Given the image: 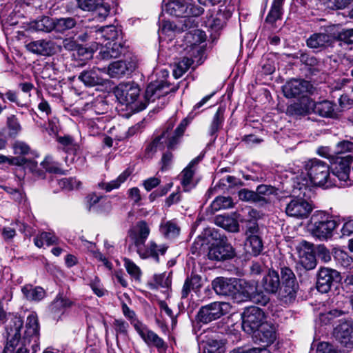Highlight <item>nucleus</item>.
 <instances>
[{
	"label": "nucleus",
	"instance_id": "nucleus-1",
	"mask_svg": "<svg viewBox=\"0 0 353 353\" xmlns=\"http://www.w3.org/2000/svg\"><path fill=\"white\" fill-rule=\"evenodd\" d=\"M172 89L169 88V84L165 81H156L147 86L144 99L139 101L141 91L139 86L133 81H129L120 83L114 89V93L120 103L126 106L131 105L134 111L139 112L145 109L150 102L165 96Z\"/></svg>",
	"mask_w": 353,
	"mask_h": 353
},
{
	"label": "nucleus",
	"instance_id": "nucleus-2",
	"mask_svg": "<svg viewBox=\"0 0 353 353\" xmlns=\"http://www.w3.org/2000/svg\"><path fill=\"white\" fill-rule=\"evenodd\" d=\"M150 232L148 223L144 221L137 223L131 231L130 236L137 248V252L141 259L151 257L157 262L159 261V255H163L168 247L164 244L157 245L154 241H151L145 245V242Z\"/></svg>",
	"mask_w": 353,
	"mask_h": 353
},
{
	"label": "nucleus",
	"instance_id": "nucleus-3",
	"mask_svg": "<svg viewBox=\"0 0 353 353\" xmlns=\"http://www.w3.org/2000/svg\"><path fill=\"white\" fill-rule=\"evenodd\" d=\"M188 125V119H183L172 135H171V131L173 128V125H169L167 129L164 130L161 135L154 138L146 148L145 152L148 157H152L157 150L163 149L164 143L169 149L174 148L179 143V138L183 134Z\"/></svg>",
	"mask_w": 353,
	"mask_h": 353
},
{
	"label": "nucleus",
	"instance_id": "nucleus-4",
	"mask_svg": "<svg viewBox=\"0 0 353 353\" xmlns=\"http://www.w3.org/2000/svg\"><path fill=\"white\" fill-rule=\"evenodd\" d=\"M337 225V222L323 211L315 212L312 215L309 224L312 234L321 240L332 237Z\"/></svg>",
	"mask_w": 353,
	"mask_h": 353
},
{
	"label": "nucleus",
	"instance_id": "nucleus-5",
	"mask_svg": "<svg viewBox=\"0 0 353 353\" xmlns=\"http://www.w3.org/2000/svg\"><path fill=\"white\" fill-rule=\"evenodd\" d=\"M305 170L310 181L315 185L327 187L332 185L330 176V167L324 161L317 159H312L305 164Z\"/></svg>",
	"mask_w": 353,
	"mask_h": 353
},
{
	"label": "nucleus",
	"instance_id": "nucleus-6",
	"mask_svg": "<svg viewBox=\"0 0 353 353\" xmlns=\"http://www.w3.org/2000/svg\"><path fill=\"white\" fill-rule=\"evenodd\" d=\"M281 285L279 292V298L285 303H291L296 296L299 285L293 271L283 267L281 269Z\"/></svg>",
	"mask_w": 353,
	"mask_h": 353
},
{
	"label": "nucleus",
	"instance_id": "nucleus-7",
	"mask_svg": "<svg viewBox=\"0 0 353 353\" xmlns=\"http://www.w3.org/2000/svg\"><path fill=\"white\" fill-rule=\"evenodd\" d=\"M165 11L177 17H187L201 15L204 10L203 8L195 6L190 0H174L166 3Z\"/></svg>",
	"mask_w": 353,
	"mask_h": 353
},
{
	"label": "nucleus",
	"instance_id": "nucleus-8",
	"mask_svg": "<svg viewBox=\"0 0 353 353\" xmlns=\"http://www.w3.org/2000/svg\"><path fill=\"white\" fill-rule=\"evenodd\" d=\"M23 320L21 317L14 315L6 326L4 336L6 338V344L3 353H14V350L21 338V329L23 327Z\"/></svg>",
	"mask_w": 353,
	"mask_h": 353
},
{
	"label": "nucleus",
	"instance_id": "nucleus-9",
	"mask_svg": "<svg viewBox=\"0 0 353 353\" xmlns=\"http://www.w3.org/2000/svg\"><path fill=\"white\" fill-rule=\"evenodd\" d=\"M242 327L248 334L254 333L266 323L265 312L255 306L247 307L241 314Z\"/></svg>",
	"mask_w": 353,
	"mask_h": 353
},
{
	"label": "nucleus",
	"instance_id": "nucleus-10",
	"mask_svg": "<svg viewBox=\"0 0 353 353\" xmlns=\"http://www.w3.org/2000/svg\"><path fill=\"white\" fill-rule=\"evenodd\" d=\"M229 306L225 302H213L202 306L198 312L197 319L200 322L208 323L225 314Z\"/></svg>",
	"mask_w": 353,
	"mask_h": 353
},
{
	"label": "nucleus",
	"instance_id": "nucleus-11",
	"mask_svg": "<svg viewBox=\"0 0 353 353\" xmlns=\"http://www.w3.org/2000/svg\"><path fill=\"white\" fill-rule=\"evenodd\" d=\"M232 16V11L224 6L217 10H210L205 21V26L212 32L221 30Z\"/></svg>",
	"mask_w": 353,
	"mask_h": 353
},
{
	"label": "nucleus",
	"instance_id": "nucleus-12",
	"mask_svg": "<svg viewBox=\"0 0 353 353\" xmlns=\"http://www.w3.org/2000/svg\"><path fill=\"white\" fill-rule=\"evenodd\" d=\"M315 88L308 81L303 79H292L287 82L283 87L284 95L288 98L298 96L307 97V94H312Z\"/></svg>",
	"mask_w": 353,
	"mask_h": 353
},
{
	"label": "nucleus",
	"instance_id": "nucleus-13",
	"mask_svg": "<svg viewBox=\"0 0 353 353\" xmlns=\"http://www.w3.org/2000/svg\"><path fill=\"white\" fill-rule=\"evenodd\" d=\"M312 209V205L303 198L292 197L286 203L285 212L288 216L303 219L309 216Z\"/></svg>",
	"mask_w": 353,
	"mask_h": 353
},
{
	"label": "nucleus",
	"instance_id": "nucleus-14",
	"mask_svg": "<svg viewBox=\"0 0 353 353\" xmlns=\"http://www.w3.org/2000/svg\"><path fill=\"white\" fill-rule=\"evenodd\" d=\"M39 341V325L36 314L32 313L27 317L23 337V345L32 343V347L36 351Z\"/></svg>",
	"mask_w": 353,
	"mask_h": 353
},
{
	"label": "nucleus",
	"instance_id": "nucleus-15",
	"mask_svg": "<svg viewBox=\"0 0 353 353\" xmlns=\"http://www.w3.org/2000/svg\"><path fill=\"white\" fill-rule=\"evenodd\" d=\"M235 256V250L228 243L226 239H221L216 243H213L209 249L208 256L210 260L221 261L232 259Z\"/></svg>",
	"mask_w": 353,
	"mask_h": 353
},
{
	"label": "nucleus",
	"instance_id": "nucleus-16",
	"mask_svg": "<svg viewBox=\"0 0 353 353\" xmlns=\"http://www.w3.org/2000/svg\"><path fill=\"white\" fill-rule=\"evenodd\" d=\"M132 325L147 345L154 346L158 350L166 349L167 345L164 341L139 320H134Z\"/></svg>",
	"mask_w": 353,
	"mask_h": 353
},
{
	"label": "nucleus",
	"instance_id": "nucleus-17",
	"mask_svg": "<svg viewBox=\"0 0 353 353\" xmlns=\"http://www.w3.org/2000/svg\"><path fill=\"white\" fill-rule=\"evenodd\" d=\"M341 280L340 273L336 270L321 268L317 274L316 288L321 293H327L334 282Z\"/></svg>",
	"mask_w": 353,
	"mask_h": 353
},
{
	"label": "nucleus",
	"instance_id": "nucleus-18",
	"mask_svg": "<svg viewBox=\"0 0 353 353\" xmlns=\"http://www.w3.org/2000/svg\"><path fill=\"white\" fill-rule=\"evenodd\" d=\"M106 68L93 67L92 68L82 71L78 76V79L87 87L103 85L105 79L103 74H105Z\"/></svg>",
	"mask_w": 353,
	"mask_h": 353
},
{
	"label": "nucleus",
	"instance_id": "nucleus-19",
	"mask_svg": "<svg viewBox=\"0 0 353 353\" xmlns=\"http://www.w3.org/2000/svg\"><path fill=\"white\" fill-rule=\"evenodd\" d=\"M299 263L307 270L315 268L316 260L313 252L312 245L303 241L296 247Z\"/></svg>",
	"mask_w": 353,
	"mask_h": 353
},
{
	"label": "nucleus",
	"instance_id": "nucleus-20",
	"mask_svg": "<svg viewBox=\"0 0 353 353\" xmlns=\"http://www.w3.org/2000/svg\"><path fill=\"white\" fill-rule=\"evenodd\" d=\"M237 279L219 277L212 281V288L215 292L219 295L232 296L236 298Z\"/></svg>",
	"mask_w": 353,
	"mask_h": 353
},
{
	"label": "nucleus",
	"instance_id": "nucleus-21",
	"mask_svg": "<svg viewBox=\"0 0 353 353\" xmlns=\"http://www.w3.org/2000/svg\"><path fill=\"white\" fill-rule=\"evenodd\" d=\"M26 48L30 52L37 55L51 56L57 52L58 46L51 40L39 39L28 43Z\"/></svg>",
	"mask_w": 353,
	"mask_h": 353
},
{
	"label": "nucleus",
	"instance_id": "nucleus-22",
	"mask_svg": "<svg viewBox=\"0 0 353 353\" xmlns=\"http://www.w3.org/2000/svg\"><path fill=\"white\" fill-rule=\"evenodd\" d=\"M253 334L255 342L265 347L271 345L276 339L275 327L268 321L263 323Z\"/></svg>",
	"mask_w": 353,
	"mask_h": 353
},
{
	"label": "nucleus",
	"instance_id": "nucleus-23",
	"mask_svg": "<svg viewBox=\"0 0 353 353\" xmlns=\"http://www.w3.org/2000/svg\"><path fill=\"white\" fill-rule=\"evenodd\" d=\"M337 341L347 348L353 347V326L347 321L338 325L334 331Z\"/></svg>",
	"mask_w": 353,
	"mask_h": 353
},
{
	"label": "nucleus",
	"instance_id": "nucleus-24",
	"mask_svg": "<svg viewBox=\"0 0 353 353\" xmlns=\"http://www.w3.org/2000/svg\"><path fill=\"white\" fill-rule=\"evenodd\" d=\"M334 42V39L326 33H314L306 41L307 46L317 52L332 47Z\"/></svg>",
	"mask_w": 353,
	"mask_h": 353
},
{
	"label": "nucleus",
	"instance_id": "nucleus-25",
	"mask_svg": "<svg viewBox=\"0 0 353 353\" xmlns=\"http://www.w3.org/2000/svg\"><path fill=\"white\" fill-rule=\"evenodd\" d=\"M314 101L307 97H302L297 102L287 108V113L292 116H303L313 113Z\"/></svg>",
	"mask_w": 353,
	"mask_h": 353
},
{
	"label": "nucleus",
	"instance_id": "nucleus-26",
	"mask_svg": "<svg viewBox=\"0 0 353 353\" xmlns=\"http://www.w3.org/2000/svg\"><path fill=\"white\" fill-rule=\"evenodd\" d=\"M135 68V64L131 61H117L110 63L106 72L112 78H119L128 75Z\"/></svg>",
	"mask_w": 353,
	"mask_h": 353
},
{
	"label": "nucleus",
	"instance_id": "nucleus-27",
	"mask_svg": "<svg viewBox=\"0 0 353 353\" xmlns=\"http://www.w3.org/2000/svg\"><path fill=\"white\" fill-rule=\"evenodd\" d=\"M199 157L193 159L180 174L181 183L185 192H189L196 185L193 176L195 172L194 166L199 163Z\"/></svg>",
	"mask_w": 353,
	"mask_h": 353
},
{
	"label": "nucleus",
	"instance_id": "nucleus-28",
	"mask_svg": "<svg viewBox=\"0 0 353 353\" xmlns=\"http://www.w3.org/2000/svg\"><path fill=\"white\" fill-rule=\"evenodd\" d=\"M90 33H95V38L97 40L104 39L105 41L117 42L115 40L118 39L121 36V30L114 26H103L100 28H91Z\"/></svg>",
	"mask_w": 353,
	"mask_h": 353
},
{
	"label": "nucleus",
	"instance_id": "nucleus-29",
	"mask_svg": "<svg viewBox=\"0 0 353 353\" xmlns=\"http://www.w3.org/2000/svg\"><path fill=\"white\" fill-rule=\"evenodd\" d=\"M350 173V166L348 162L342 159H340L332 168V174L338 179L339 183H336L334 181V183L332 182V185L334 184L337 186L348 185Z\"/></svg>",
	"mask_w": 353,
	"mask_h": 353
},
{
	"label": "nucleus",
	"instance_id": "nucleus-30",
	"mask_svg": "<svg viewBox=\"0 0 353 353\" xmlns=\"http://www.w3.org/2000/svg\"><path fill=\"white\" fill-rule=\"evenodd\" d=\"M74 302L63 296L62 293H59L49 306V311L54 316H60L65 313L67 309L73 306Z\"/></svg>",
	"mask_w": 353,
	"mask_h": 353
},
{
	"label": "nucleus",
	"instance_id": "nucleus-31",
	"mask_svg": "<svg viewBox=\"0 0 353 353\" xmlns=\"http://www.w3.org/2000/svg\"><path fill=\"white\" fill-rule=\"evenodd\" d=\"M99 55L102 59L117 58L124 51V48L121 42L108 41L104 46L101 43Z\"/></svg>",
	"mask_w": 353,
	"mask_h": 353
},
{
	"label": "nucleus",
	"instance_id": "nucleus-32",
	"mask_svg": "<svg viewBox=\"0 0 353 353\" xmlns=\"http://www.w3.org/2000/svg\"><path fill=\"white\" fill-rule=\"evenodd\" d=\"M261 285L266 292L270 294L276 293L281 285L278 272L275 270H269L263 276Z\"/></svg>",
	"mask_w": 353,
	"mask_h": 353
},
{
	"label": "nucleus",
	"instance_id": "nucleus-33",
	"mask_svg": "<svg viewBox=\"0 0 353 353\" xmlns=\"http://www.w3.org/2000/svg\"><path fill=\"white\" fill-rule=\"evenodd\" d=\"M30 28L35 31L50 32L54 30V18L41 17L30 23Z\"/></svg>",
	"mask_w": 353,
	"mask_h": 353
},
{
	"label": "nucleus",
	"instance_id": "nucleus-34",
	"mask_svg": "<svg viewBox=\"0 0 353 353\" xmlns=\"http://www.w3.org/2000/svg\"><path fill=\"white\" fill-rule=\"evenodd\" d=\"M203 353H224L225 351L224 343L216 336L203 340Z\"/></svg>",
	"mask_w": 353,
	"mask_h": 353
},
{
	"label": "nucleus",
	"instance_id": "nucleus-35",
	"mask_svg": "<svg viewBox=\"0 0 353 353\" xmlns=\"http://www.w3.org/2000/svg\"><path fill=\"white\" fill-rule=\"evenodd\" d=\"M237 295L242 296L243 301L250 300L254 291L256 290V285L251 282L243 279H237Z\"/></svg>",
	"mask_w": 353,
	"mask_h": 353
},
{
	"label": "nucleus",
	"instance_id": "nucleus-36",
	"mask_svg": "<svg viewBox=\"0 0 353 353\" xmlns=\"http://www.w3.org/2000/svg\"><path fill=\"white\" fill-rule=\"evenodd\" d=\"M77 23L75 17L54 18V31L58 33H64L74 28Z\"/></svg>",
	"mask_w": 353,
	"mask_h": 353
},
{
	"label": "nucleus",
	"instance_id": "nucleus-37",
	"mask_svg": "<svg viewBox=\"0 0 353 353\" xmlns=\"http://www.w3.org/2000/svg\"><path fill=\"white\" fill-rule=\"evenodd\" d=\"M334 110V105L329 101H323L318 103L314 101L313 113L321 117H330L333 114Z\"/></svg>",
	"mask_w": 353,
	"mask_h": 353
},
{
	"label": "nucleus",
	"instance_id": "nucleus-38",
	"mask_svg": "<svg viewBox=\"0 0 353 353\" xmlns=\"http://www.w3.org/2000/svg\"><path fill=\"white\" fill-rule=\"evenodd\" d=\"M215 223L217 225L231 232H236L239 230L237 221L230 216H219L216 218Z\"/></svg>",
	"mask_w": 353,
	"mask_h": 353
},
{
	"label": "nucleus",
	"instance_id": "nucleus-39",
	"mask_svg": "<svg viewBox=\"0 0 353 353\" xmlns=\"http://www.w3.org/2000/svg\"><path fill=\"white\" fill-rule=\"evenodd\" d=\"M205 34L200 30H194L187 33L186 39L193 46L194 51L200 52L201 48L199 45L205 41Z\"/></svg>",
	"mask_w": 353,
	"mask_h": 353
},
{
	"label": "nucleus",
	"instance_id": "nucleus-40",
	"mask_svg": "<svg viewBox=\"0 0 353 353\" xmlns=\"http://www.w3.org/2000/svg\"><path fill=\"white\" fill-rule=\"evenodd\" d=\"M21 290L27 299L34 301L41 300L46 294L42 288L33 287L32 285H25Z\"/></svg>",
	"mask_w": 353,
	"mask_h": 353
},
{
	"label": "nucleus",
	"instance_id": "nucleus-41",
	"mask_svg": "<svg viewBox=\"0 0 353 353\" xmlns=\"http://www.w3.org/2000/svg\"><path fill=\"white\" fill-rule=\"evenodd\" d=\"M262 240L259 236L246 238L247 252L254 256L259 255L263 250Z\"/></svg>",
	"mask_w": 353,
	"mask_h": 353
},
{
	"label": "nucleus",
	"instance_id": "nucleus-42",
	"mask_svg": "<svg viewBox=\"0 0 353 353\" xmlns=\"http://www.w3.org/2000/svg\"><path fill=\"white\" fill-rule=\"evenodd\" d=\"M179 231L178 225L171 221L161 223L160 225L161 233L168 239L175 238L179 234Z\"/></svg>",
	"mask_w": 353,
	"mask_h": 353
},
{
	"label": "nucleus",
	"instance_id": "nucleus-43",
	"mask_svg": "<svg viewBox=\"0 0 353 353\" xmlns=\"http://www.w3.org/2000/svg\"><path fill=\"white\" fill-rule=\"evenodd\" d=\"M131 174V171L128 169L124 170L116 179L106 183L99 184V185L107 192H110L114 189L119 188Z\"/></svg>",
	"mask_w": 353,
	"mask_h": 353
},
{
	"label": "nucleus",
	"instance_id": "nucleus-44",
	"mask_svg": "<svg viewBox=\"0 0 353 353\" xmlns=\"http://www.w3.org/2000/svg\"><path fill=\"white\" fill-rule=\"evenodd\" d=\"M193 63V61L188 57H183L181 59L175 62L173 74L175 78H180Z\"/></svg>",
	"mask_w": 353,
	"mask_h": 353
},
{
	"label": "nucleus",
	"instance_id": "nucleus-45",
	"mask_svg": "<svg viewBox=\"0 0 353 353\" xmlns=\"http://www.w3.org/2000/svg\"><path fill=\"white\" fill-rule=\"evenodd\" d=\"M234 206V203L230 196H217L211 203L213 210L229 209Z\"/></svg>",
	"mask_w": 353,
	"mask_h": 353
},
{
	"label": "nucleus",
	"instance_id": "nucleus-46",
	"mask_svg": "<svg viewBox=\"0 0 353 353\" xmlns=\"http://www.w3.org/2000/svg\"><path fill=\"white\" fill-rule=\"evenodd\" d=\"M224 110L221 108H219L213 117L210 127V134L213 136L222 128L224 121Z\"/></svg>",
	"mask_w": 353,
	"mask_h": 353
},
{
	"label": "nucleus",
	"instance_id": "nucleus-47",
	"mask_svg": "<svg viewBox=\"0 0 353 353\" xmlns=\"http://www.w3.org/2000/svg\"><path fill=\"white\" fill-rule=\"evenodd\" d=\"M6 125L8 129V135L10 137H16L22 130L20 122L15 115H11L8 117Z\"/></svg>",
	"mask_w": 353,
	"mask_h": 353
},
{
	"label": "nucleus",
	"instance_id": "nucleus-48",
	"mask_svg": "<svg viewBox=\"0 0 353 353\" xmlns=\"http://www.w3.org/2000/svg\"><path fill=\"white\" fill-rule=\"evenodd\" d=\"M41 165L42 167L48 172L54 174H64L65 172L60 168V165L58 162L54 160V159L48 156L41 162Z\"/></svg>",
	"mask_w": 353,
	"mask_h": 353
},
{
	"label": "nucleus",
	"instance_id": "nucleus-49",
	"mask_svg": "<svg viewBox=\"0 0 353 353\" xmlns=\"http://www.w3.org/2000/svg\"><path fill=\"white\" fill-rule=\"evenodd\" d=\"M200 279L197 276L187 278L181 291V297L186 298L192 290L197 289L200 286Z\"/></svg>",
	"mask_w": 353,
	"mask_h": 353
},
{
	"label": "nucleus",
	"instance_id": "nucleus-50",
	"mask_svg": "<svg viewBox=\"0 0 353 353\" xmlns=\"http://www.w3.org/2000/svg\"><path fill=\"white\" fill-rule=\"evenodd\" d=\"M6 163L11 165H27L30 166L32 171H34L37 166V163L32 161H28L27 159L22 157H7Z\"/></svg>",
	"mask_w": 353,
	"mask_h": 353
},
{
	"label": "nucleus",
	"instance_id": "nucleus-51",
	"mask_svg": "<svg viewBox=\"0 0 353 353\" xmlns=\"http://www.w3.org/2000/svg\"><path fill=\"white\" fill-rule=\"evenodd\" d=\"M88 203L89 204V210H91L92 208H94L95 205L97 203H100L103 205L105 208V210L109 212L111 210V204L109 201L104 199L102 196H97L94 194H90L88 197Z\"/></svg>",
	"mask_w": 353,
	"mask_h": 353
},
{
	"label": "nucleus",
	"instance_id": "nucleus-52",
	"mask_svg": "<svg viewBox=\"0 0 353 353\" xmlns=\"http://www.w3.org/2000/svg\"><path fill=\"white\" fill-rule=\"evenodd\" d=\"M13 153L16 155H27L30 153L31 149L28 143L22 141H16L12 145Z\"/></svg>",
	"mask_w": 353,
	"mask_h": 353
},
{
	"label": "nucleus",
	"instance_id": "nucleus-53",
	"mask_svg": "<svg viewBox=\"0 0 353 353\" xmlns=\"http://www.w3.org/2000/svg\"><path fill=\"white\" fill-rule=\"evenodd\" d=\"M124 266L128 273L134 279L139 280L141 275V271L132 261L128 259H124Z\"/></svg>",
	"mask_w": 353,
	"mask_h": 353
},
{
	"label": "nucleus",
	"instance_id": "nucleus-54",
	"mask_svg": "<svg viewBox=\"0 0 353 353\" xmlns=\"http://www.w3.org/2000/svg\"><path fill=\"white\" fill-rule=\"evenodd\" d=\"M282 9L271 6V9L268 14L265 21L270 24H274L277 20L280 19L281 18L283 12Z\"/></svg>",
	"mask_w": 353,
	"mask_h": 353
},
{
	"label": "nucleus",
	"instance_id": "nucleus-55",
	"mask_svg": "<svg viewBox=\"0 0 353 353\" xmlns=\"http://www.w3.org/2000/svg\"><path fill=\"white\" fill-rule=\"evenodd\" d=\"M250 301H251L253 303H255L256 304H259L260 305L265 306L269 303L270 298L268 296L265 294L263 292H259L256 290L254 291V294H252Z\"/></svg>",
	"mask_w": 353,
	"mask_h": 353
},
{
	"label": "nucleus",
	"instance_id": "nucleus-56",
	"mask_svg": "<svg viewBox=\"0 0 353 353\" xmlns=\"http://www.w3.org/2000/svg\"><path fill=\"white\" fill-rule=\"evenodd\" d=\"M338 40L347 44L353 43V29H345L337 35Z\"/></svg>",
	"mask_w": 353,
	"mask_h": 353
},
{
	"label": "nucleus",
	"instance_id": "nucleus-57",
	"mask_svg": "<svg viewBox=\"0 0 353 353\" xmlns=\"http://www.w3.org/2000/svg\"><path fill=\"white\" fill-rule=\"evenodd\" d=\"M77 6L83 11H93L97 8V2L94 0H77Z\"/></svg>",
	"mask_w": 353,
	"mask_h": 353
},
{
	"label": "nucleus",
	"instance_id": "nucleus-58",
	"mask_svg": "<svg viewBox=\"0 0 353 353\" xmlns=\"http://www.w3.org/2000/svg\"><path fill=\"white\" fill-rule=\"evenodd\" d=\"M338 153H346L353 152V142L348 140H343L336 144Z\"/></svg>",
	"mask_w": 353,
	"mask_h": 353
},
{
	"label": "nucleus",
	"instance_id": "nucleus-59",
	"mask_svg": "<svg viewBox=\"0 0 353 353\" xmlns=\"http://www.w3.org/2000/svg\"><path fill=\"white\" fill-rule=\"evenodd\" d=\"M117 334L126 335L128 332V324L121 319H116L113 323Z\"/></svg>",
	"mask_w": 353,
	"mask_h": 353
},
{
	"label": "nucleus",
	"instance_id": "nucleus-60",
	"mask_svg": "<svg viewBox=\"0 0 353 353\" xmlns=\"http://www.w3.org/2000/svg\"><path fill=\"white\" fill-rule=\"evenodd\" d=\"M7 192L11 195L12 199L15 201L21 203L26 201V195L24 193L17 189H13L11 188H6Z\"/></svg>",
	"mask_w": 353,
	"mask_h": 353
},
{
	"label": "nucleus",
	"instance_id": "nucleus-61",
	"mask_svg": "<svg viewBox=\"0 0 353 353\" xmlns=\"http://www.w3.org/2000/svg\"><path fill=\"white\" fill-rule=\"evenodd\" d=\"M259 228L258 224L254 221H250L246 226V238L259 236Z\"/></svg>",
	"mask_w": 353,
	"mask_h": 353
},
{
	"label": "nucleus",
	"instance_id": "nucleus-62",
	"mask_svg": "<svg viewBox=\"0 0 353 353\" xmlns=\"http://www.w3.org/2000/svg\"><path fill=\"white\" fill-rule=\"evenodd\" d=\"M300 60L306 65L311 67L317 66L319 63V61L316 57L307 54H301L300 56Z\"/></svg>",
	"mask_w": 353,
	"mask_h": 353
},
{
	"label": "nucleus",
	"instance_id": "nucleus-63",
	"mask_svg": "<svg viewBox=\"0 0 353 353\" xmlns=\"http://www.w3.org/2000/svg\"><path fill=\"white\" fill-rule=\"evenodd\" d=\"M256 191L258 194L268 198V196L275 193V188L272 185L263 184L258 185Z\"/></svg>",
	"mask_w": 353,
	"mask_h": 353
},
{
	"label": "nucleus",
	"instance_id": "nucleus-64",
	"mask_svg": "<svg viewBox=\"0 0 353 353\" xmlns=\"http://www.w3.org/2000/svg\"><path fill=\"white\" fill-rule=\"evenodd\" d=\"M316 353H338V352L331 344L321 342L317 346Z\"/></svg>",
	"mask_w": 353,
	"mask_h": 353
}]
</instances>
